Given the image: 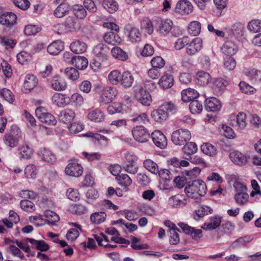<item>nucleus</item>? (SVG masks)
I'll use <instances>...</instances> for the list:
<instances>
[{
    "mask_svg": "<svg viewBox=\"0 0 261 261\" xmlns=\"http://www.w3.org/2000/svg\"><path fill=\"white\" fill-rule=\"evenodd\" d=\"M178 226L181 228L184 232L190 235L192 239L195 241H197L203 237L202 231L201 229H195L194 227L184 223H178Z\"/></svg>",
    "mask_w": 261,
    "mask_h": 261,
    "instance_id": "13",
    "label": "nucleus"
},
{
    "mask_svg": "<svg viewBox=\"0 0 261 261\" xmlns=\"http://www.w3.org/2000/svg\"><path fill=\"white\" fill-rule=\"evenodd\" d=\"M181 99L185 102H189L197 98L199 93L194 89L188 88L181 92Z\"/></svg>",
    "mask_w": 261,
    "mask_h": 261,
    "instance_id": "32",
    "label": "nucleus"
},
{
    "mask_svg": "<svg viewBox=\"0 0 261 261\" xmlns=\"http://www.w3.org/2000/svg\"><path fill=\"white\" fill-rule=\"evenodd\" d=\"M198 150L197 145L196 143L190 142L186 143L182 148V151L185 155L190 156L197 152Z\"/></svg>",
    "mask_w": 261,
    "mask_h": 261,
    "instance_id": "47",
    "label": "nucleus"
},
{
    "mask_svg": "<svg viewBox=\"0 0 261 261\" xmlns=\"http://www.w3.org/2000/svg\"><path fill=\"white\" fill-rule=\"evenodd\" d=\"M228 84L227 81L221 77L217 78L213 81L212 88L216 93L220 94L225 89Z\"/></svg>",
    "mask_w": 261,
    "mask_h": 261,
    "instance_id": "30",
    "label": "nucleus"
},
{
    "mask_svg": "<svg viewBox=\"0 0 261 261\" xmlns=\"http://www.w3.org/2000/svg\"><path fill=\"white\" fill-rule=\"evenodd\" d=\"M117 94V90L113 87L105 88L99 98V102L102 104H107L111 102Z\"/></svg>",
    "mask_w": 261,
    "mask_h": 261,
    "instance_id": "10",
    "label": "nucleus"
},
{
    "mask_svg": "<svg viewBox=\"0 0 261 261\" xmlns=\"http://www.w3.org/2000/svg\"><path fill=\"white\" fill-rule=\"evenodd\" d=\"M75 108L81 107L84 103V99L82 95L78 93L71 95L70 98V103Z\"/></svg>",
    "mask_w": 261,
    "mask_h": 261,
    "instance_id": "48",
    "label": "nucleus"
},
{
    "mask_svg": "<svg viewBox=\"0 0 261 261\" xmlns=\"http://www.w3.org/2000/svg\"><path fill=\"white\" fill-rule=\"evenodd\" d=\"M119 185L123 187L129 186L132 183L131 178L126 174L121 173L116 177Z\"/></svg>",
    "mask_w": 261,
    "mask_h": 261,
    "instance_id": "53",
    "label": "nucleus"
},
{
    "mask_svg": "<svg viewBox=\"0 0 261 261\" xmlns=\"http://www.w3.org/2000/svg\"><path fill=\"white\" fill-rule=\"evenodd\" d=\"M201 30V24L197 21L190 22L188 26V32L191 35L196 36L199 34Z\"/></svg>",
    "mask_w": 261,
    "mask_h": 261,
    "instance_id": "55",
    "label": "nucleus"
},
{
    "mask_svg": "<svg viewBox=\"0 0 261 261\" xmlns=\"http://www.w3.org/2000/svg\"><path fill=\"white\" fill-rule=\"evenodd\" d=\"M99 196L98 191L96 189L91 188L86 193V202L92 204L98 198Z\"/></svg>",
    "mask_w": 261,
    "mask_h": 261,
    "instance_id": "49",
    "label": "nucleus"
},
{
    "mask_svg": "<svg viewBox=\"0 0 261 261\" xmlns=\"http://www.w3.org/2000/svg\"><path fill=\"white\" fill-rule=\"evenodd\" d=\"M135 140L140 143H145L150 138V133L143 126H137L133 128L132 131Z\"/></svg>",
    "mask_w": 261,
    "mask_h": 261,
    "instance_id": "9",
    "label": "nucleus"
},
{
    "mask_svg": "<svg viewBox=\"0 0 261 261\" xmlns=\"http://www.w3.org/2000/svg\"><path fill=\"white\" fill-rule=\"evenodd\" d=\"M159 84L163 89L170 88L173 85V78L171 75L165 74L159 80Z\"/></svg>",
    "mask_w": 261,
    "mask_h": 261,
    "instance_id": "42",
    "label": "nucleus"
},
{
    "mask_svg": "<svg viewBox=\"0 0 261 261\" xmlns=\"http://www.w3.org/2000/svg\"><path fill=\"white\" fill-rule=\"evenodd\" d=\"M107 215L104 212H95L90 216V220L92 223L99 224L103 222L106 219Z\"/></svg>",
    "mask_w": 261,
    "mask_h": 261,
    "instance_id": "52",
    "label": "nucleus"
},
{
    "mask_svg": "<svg viewBox=\"0 0 261 261\" xmlns=\"http://www.w3.org/2000/svg\"><path fill=\"white\" fill-rule=\"evenodd\" d=\"M76 117L74 111L70 108H66L60 112L59 118L64 123L69 124L74 120Z\"/></svg>",
    "mask_w": 261,
    "mask_h": 261,
    "instance_id": "22",
    "label": "nucleus"
},
{
    "mask_svg": "<svg viewBox=\"0 0 261 261\" xmlns=\"http://www.w3.org/2000/svg\"><path fill=\"white\" fill-rule=\"evenodd\" d=\"M229 32L237 37L242 36L244 32V24L241 22L236 21L232 24Z\"/></svg>",
    "mask_w": 261,
    "mask_h": 261,
    "instance_id": "34",
    "label": "nucleus"
},
{
    "mask_svg": "<svg viewBox=\"0 0 261 261\" xmlns=\"http://www.w3.org/2000/svg\"><path fill=\"white\" fill-rule=\"evenodd\" d=\"M229 156L234 164L240 166L245 165L248 161V157L246 154L237 150L231 152Z\"/></svg>",
    "mask_w": 261,
    "mask_h": 261,
    "instance_id": "16",
    "label": "nucleus"
},
{
    "mask_svg": "<svg viewBox=\"0 0 261 261\" xmlns=\"http://www.w3.org/2000/svg\"><path fill=\"white\" fill-rule=\"evenodd\" d=\"M136 98L142 105L149 106L151 101V96L150 93L143 89L142 87H138L135 89Z\"/></svg>",
    "mask_w": 261,
    "mask_h": 261,
    "instance_id": "14",
    "label": "nucleus"
},
{
    "mask_svg": "<svg viewBox=\"0 0 261 261\" xmlns=\"http://www.w3.org/2000/svg\"><path fill=\"white\" fill-rule=\"evenodd\" d=\"M191 138L190 132L185 128H180L174 131L171 135L172 142L176 145L181 146L189 141Z\"/></svg>",
    "mask_w": 261,
    "mask_h": 261,
    "instance_id": "4",
    "label": "nucleus"
},
{
    "mask_svg": "<svg viewBox=\"0 0 261 261\" xmlns=\"http://www.w3.org/2000/svg\"><path fill=\"white\" fill-rule=\"evenodd\" d=\"M24 174L28 178H35L37 174V169L33 164H29L24 169Z\"/></svg>",
    "mask_w": 261,
    "mask_h": 261,
    "instance_id": "60",
    "label": "nucleus"
},
{
    "mask_svg": "<svg viewBox=\"0 0 261 261\" xmlns=\"http://www.w3.org/2000/svg\"><path fill=\"white\" fill-rule=\"evenodd\" d=\"M185 191L188 197L198 199L206 194L207 187L204 181L197 179L193 180L191 184L186 186Z\"/></svg>",
    "mask_w": 261,
    "mask_h": 261,
    "instance_id": "1",
    "label": "nucleus"
},
{
    "mask_svg": "<svg viewBox=\"0 0 261 261\" xmlns=\"http://www.w3.org/2000/svg\"><path fill=\"white\" fill-rule=\"evenodd\" d=\"M51 86L56 91H63L66 88V84L59 76H54L51 81Z\"/></svg>",
    "mask_w": 261,
    "mask_h": 261,
    "instance_id": "40",
    "label": "nucleus"
},
{
    "mask_svg": "<svg viewBox=\"0 0 261 261\" xmlns=\"http://www.w3.org/2000/svg\"><path fill=\"white\" fill-rule=\"evenodd\" d=\"M69 5L67 3L60 4L54 11V15L58 18H62L69 11Z\"/></svg>",
    "mask_w": 261,
    "mask_h": 261,
    "instance_id": "41",
    "label": "nucleus"
},
{
    "mask_svg": "<svg viewBox=\"0 0 261 261\" xmlns=\"http://www.w3.org/2000/svg\"><path fill=\"white\" fill-rule=\"evenodd\" d=\"M87 44L82 40H75L72 41L70 45L71 50L75 54H83L87 49Z\"/></svg>",
    "mask_w": 261,
    "mask_h": 261,
    "instance_id": "25",
    "label": "nucleus"
},
{
    "mask_svg": "<svg viewBox=\"0 0 261 261\" xmlns=\"http://www.w3.org/2000/svg\"><path fill=\"white\" fill-rule=\"evenodd\" d=\"M237 63L234 59L231 56L226 57L223 60V66L225 69L231 71L236 67Z\"/></svg>",
    "mask_w": 261,
    "mask_h": 261,
    "instance_id": "63",
    "label": "nucleus"
},
{
    "mask_svg": "<svg viewBox=\"0 0 261 261\" xmlns=\"http://www.w3.org/2000/svg\"><path fill=\"white\" fill-rule=\"evenodd\" d=\"M221 107L220 101L215 97H210L205 100V108L208 111H218L220 110Z\"/></svg>",
    "mask_w": 261,
    "mask_h": 261,
    "instance_id": "26",
    "label": "nucleus"
},
{
    "mask_svg": "<svg viewBox=\"0 0 261 261\" xmlns=\"http://www.w3.org/2000/svg\"><path fill=\"white\" fill-rule=\"evenodd\" d=\"M192 11V5L187 0H180L178 1L174 8V12L181 15L189 14Z\"/></svg>",
    "mask_w": 261,
    "mask_h": 261,
    "instance_id": "12",
    "label": "nucleus"
},
{
    "mask_svg": "<svg viewBox=\"0 0 261 261\" xmlns=\"http://www.w3.org/2000/svg\"><path fill=\"white\" fill-rule=\"evenodd\" d=\"M37 154L41 161L47 164H53L56 161L57 158L55 154L49 149L41 148L38 150Z\"/></svg>",
    "mask_w": 261,
    "mask_h": 261,
    "instance_id": "11",
    "label": "nucleus"
},
{
    "mask_svg": "<svg viewBox=\"0 0 261 261\" xmlns=\"http://www.w3.org/2000/svg\"><path fill=\"white\" fill-rule=\"evenodd\" d=\"M189 109L192 114H199L203 110L202 103L198 100H193L189 105Z\"/></svg>",
    "mask_w": 261,
    "mask_h": 261,
    "instance_id": "56",
    "label": "nucleus"
},
{
    "mask_svg": "<svg viewBox=\"0 0 261 261\" xmlns=\"http://www.w3.org/2000/svg\"><path fill=\"white\" fill-rule=\"evenodd\" d=\"M16 15L13 12L4 13L0 16V24L4 26V30L9 31L16 23Z\"/></svg>",
    "mask_w": 261,
    "mask_h": 261,
    "instance_id": "7",
    "label": "nucleus"
},
{
    "mask_svg": "<svg viewBox=\"0 0 261 261\" xmlns=\"http://www.w3.org/2000/svg\"><path fill=\"white\" fill-rule=\"evenodd\" d=\"M141 28L148 34H151L153 32L152 22L148 18H144L141 22Z\"/></svg>",
    "mask_w": 261,
    "mask_h": 261,
    "instance_id": "58",
    "label": "nucleus"
},
{
    "mask_svg": "<svg viewBox=\"0 0 261 261\" xmlns=\"http://www.w3.org/2000/svg\"><path fill=\"white\" fill-rule=\"evenodd\" d=\"M121 75L119 70H113L109 73L108 80L112 85H117L120 82Z\"/></svg>",
    "mask_w": 261,
    "mask_h": 261,
    "instance_id": "44",
    "label": "nucleus"
},
{
    "mask_svg": "<svg viewBox=\"0 0 261 261\" xmlns=\"http://www.w3.org/2000/svg\"><path fill=\"white\" fill-rule=\"evenodd\" d=\"M157 32L163 35L168 34L173 27V22L170 19L159 20L157 21Z\"/></svg>",
    "mask_w": 261,
    "mask_h": 261,
    "instance_id": "17",
    "label": "nucleus"
},
{
    "mask_svg": "<svg viewBox=\"0 0 261 261\" xmlns=\"http://www.w3.org/2000/svg\"><path fill=\"white\" fill-rule=\"evenodd\" d=\"M22 138V132L20 129L15 125H12L9 131L3 137V142L9 148L17 147Z\"/></svg>",
    "mask_w": 261,
    "mask_h": 261,
    "instance_id": "3",
    "label": "nucleus"
},
{
    "mask_svg": "<svg viewBox=\"0 0 261 261\" xmlns=\"http://www.w3.org/2000/svg\"><path fill=\"white\" fill-rule=\"evenodd\" d=\"M109 51V48L108 46L103 43H99L96 45L93 49V54L99 60L102 61L107 59Z\"/></svg>",
    "mask_w": 261,
    "mask_h": 261,
    "instance_id": "18",
    "label": "nucleus"
},
{
    "mask_svg": "<svg viewBox=\"0 0 261 261\" xmlns=\"http://www.w3.org/2000/svg\"><path fill=\"white\" fill-rule=\"evenodd\" d=\"M247 29L252 33H257L261 31V20L258 19H252L247 24Z\"/></svg>",
    "mask_w": 261,
    "mask_h": 261,
    "instance_id": "51",
    "label": "nucleus"
},
{
    "mask_svg": "<svg viewBox=\"0 0 261 261\" xmlns=\"http://www.w3.org/2000/svg\"><path fill=\"white\" fill-rule=\"evenodd\" d=\"M130 121L137 123H145L149 121V118L145 113H142L140 114L133 115Z\"/></svg>",
    "mask_w": 261,
    "mask_h": 261,
    "instance_id": "62",
    "label": "nucleus"
},
{
    "mask_svg": "<svg viewBox=\"0 0 261 261\" xmlns=\"http://www.w3.org/2000/svg\"><path fill=\"white\" fill-rule=\"evenodd\" d=\"M38 79L33 74H28L24 79L23 88L25 93H28L33 90L38 85Z\"/></svg>",
    "mask_w": 261,
    "mask_h": 261,
    "instance_id": "23",
    "label": "nucleus"
},
{
    "mask_svg": "<svg viewBox=\"0 0 261 261\" xmlns=\"http://www.w3.org/2000/svg\"><path fill=\"white\" fill-rule=\"evenodd\" d=\"M179 231L178 228L169 229L168 231L169 237V243L172 245H176L179 242V237L178 232Z\"/></svg>",
    "mask_w": 261,
    "mask_h": 261,
    "instance_id": "57",
    "label": "nucleus"
},
{
    "mask_svg": "<svg viewBox=\"0 0 261 261\" xmlns=\"http://www.w3.org/2000/svg\"><path fill=\"white\" fill-rule=\"evenodd\" d=\"M17 59L20 64L25 65L31 60L32 56L30 54L22 51L17 55Z\"/></svg>",
    "mask_w": 261,
    "mask_h": 261,
    "instance_id": "61",
    "label": "nucleus"
},
{
    "mask_svg": "<svg viewBox=\"0 0 261 261\" xmlns=\"http://www.w3.org/2000/svg\"><path fill=\"white\" fill-rule=\"evenodd\" d=\"M221 223V217L219 216L211 217L210 222L204 223L201 226V228L205 230L215 229L220 226Z\"/></svg>",
    "mask_w": 261,
    "mask_h": 261,
    "instance_id": "27",
    "label": "nucleus"
},
{
    "mask_svg": "<svg viewBox=\"0 0 261 261\" xmlns=\"http://www.w3.org/2000/svg\"><path fill=\"white\" fill-rule=\"evenodd\" d=\"M134 81L133 74L129 71H124L121 75L120 83L124 88L130 87Z\"/></svg>",
    "mask_w": 261,
    "mask_h": 261,
    "instance_id": "37",
    "label": "nucleus"
},
{
    "mask_svg": "<svg viewBox=\"0 0 261 261\" xmlns=\"http://www.w3.org/2000/svg\"><path fill=\"white\" fill-rule=\"evenodd\" d=\"M202 47V40L199 38H196L191 42L190 41L186 48V52L188 55L193 56L200 50Z\"/></svg>",
    "mask_w": 261,
    "mask_h": 261,
    "instance_id": "20",
    "label": "nucleus"
},
{
    "mask_svg": "<svg viewBox=\"0 0 261 261\" xmlns=\"http://www.w3.org/2000/svg\"><path fill=\"white\" fill-rule=\"evenodd\" d=\"M222 51L228 55L232 56L236 54L238 48L237 46L231 41H226L222 47Z\"/></svg>",
    "mask_w": 261,
    "mask_h": 261,
    "instance_id": "43",
    "label": "nucleus"
},
{
    "mask_svg": "<svg viewBox=\"0 0 261 261\" xmlns=\"http://www.w3.org/2000/svg\"><path fill=\"white\" fill-rule=\"evenodd\" d=\"M175 106L171 102H166L161 105L156 110H153L151 116L156 122H162L166 120L170 114L176 111Z\"/></svg>",
    "mask_w": 261,
    "mask_h": 261,
    "instance_id": "2",
    "label": "nucleus"
},
{
    "mask_svg": "<svg viewBox=\"0 0 261 261\" xmlns=\"http://www.w3.org/2000/svg\"><path fill=\"white\" fill-rule=\"evenodd\" d=\"M105 117L104 112L98 108L90 111L87 114V118L89 120L97 123L104 121Z\"/></svg>",
    "mask_w": 261,
    "mask_h": 261,
    "instance_id": "24",
    "label": "nucleus"
},
{
    "mask_svg": "<svg viewBox=\"0 0 261 261\" xmlns=\"http://www.w3.org/2000/svg\"><path fill=\"white\" fill-rule=\"evenodd\" d=\"M143 166L146 169L153 174H156L159 172L158 165L151 160H145L143 162Z\"/></svg>",
    "mask_w": 261,
    "mask_h": 261,
    "instance_id": "50",
    "label": "nucleus"
},
{
    "mask_svg": "<svg viewBox=\"0 0 261 261\" xmlns=\"http://www.w3.org/2000/svg\"><path fill=\"white\" fill-rule=\"evenodd\" d=\"M83 172V168L81 165L79 163L77 160L71 159L69 161L68 164L65 169V173L73 177L80 176Z\"/></svg>",
    "mask_w": 261,
    "mask_h": 261,
    "instance_id": "6",
    "label": "nucleus"
},
{
    "mask_svg": "<svg viewBox=\"0 0 261 261\" xmlns=\"http://www.w3.org/2000/svg\"><path fill=\"white\" fill-rule=\"evenodd\" d=\"M64 26L67 31L70 32H76L81 28L79 21L74 17L70 16L66 18Z\"/></svg>",
    "mask_w": 261,
    "mask_h": 261,
    "instance_id": "21",
    "label": "nucleus"
},
{
    "mask_svg": "<svg viewBox=\"0 0 261 261\" xmlns=\"http://www.w3.org/2000/svg\"><path fill=\"white\" fill-rule=\"evenodd\" d=\"M69 211L78 215L84 214L87 211V208L85 205L82 204H73L70 206Z\"/></svg>",
    "mask_w": 261,
    "mask_h": 261,
    "instance_id": "54",
    "label": "nucleus"
},
{
    "mask_svg": "<svg viewBox=\"0 0 261 261\" xmlns=\"http://www.w3.org/2000/svg\"><path fill=\"white\" fill-rule=\"evenodd\" d=\"M246 115L244 112H239L237 115H231L228 119L229 124L237 130L244 129L247 125Z\"/></svg>",
    "mask_w": 261,
    "mask_h": 261,
    "instance_id": "5",
    "label": "nucleus"
},
{
    "mask_svg": "<svg viewBox=\"0 0 261 261\" xmlns=\"http://www.w3.org/2000/svg\"><path fill=\"white\" fill-rule=\"evenodd\" d=\"M105 42L113 45L119 44L122 42V39L118 34L113 32L105 33L103 36Z\"/></svg>",
    "mask_w": 261,
    "mask_h": 261,
    "instance_id": "29",
    "label": "nucleus"
},
{
    "mask_svg": "<svg viewBox=\"0 0 261 261\" xmlns=\"http://www.w3.org/2000/svg\"><path fill=\"white\" fill-rule=\"evenodd\" d=\"M20 158L28 160L33 154V149L28 144H23L18 148Z\"/></svg>",
    "mask_w": 261,
    "mask_h": 261,
    "instance_id": "39",
    "label": "nucleus"
},
{
    "mask_svg": "<svg viewBox=\"0 0 261 261\" xmlns=\"http://www.w3.org/2000/svg\"><path fill=\"white\" fill-rule=\"evenodd\" d=\"M27 240L34 248L41 252L47 251L49 249V245L43 241L30 238H27Z\"/></svg>",
    "mask_w": 261,
    "mask_h": 261,
    "instance_id": "36",
    "label": "nucleus"
},
{
    "mask_svg": "<svg viewBox=\"0 0 261 261\" xmlns=\"http://www.w3.org/2000/svg\"><path fill=\"white\" fill-rule=\"evenodd\" d=\"M54 105L60 108H63L70 104V98L65 94L55 93L51 98Z\"/></svg>",
    "mask_w": 261,
    "mask_h": 261,
    "instance_id": "19",
    "label": "nucleus"
},
{
    "mask_svg": "<svg viewBox=\"0 0 261 261\" xmlns=\"http://www.w3.org/2000/svg\"><path fill=\"white\" fill-rule=\"evenodd\" d=\"M111 54L114 58L122 61H126L128 58L127 54L118 46L112 48Z\"/></svg>",
    "mask_w": 261,
    "mask_h": 261,
    "instance_id": "38",
    "label": "nucleus"
},
{
    "mask_svg": "<svg viewBox=\"0 0 261 261\" xmlns=\"http://www.w3.org/2000/svg\"><path fill=\"white\" fill-rule=\"evenodd\" d=\"M197 83L199 85L205 86L207 85L211 80L210 74L204 71H199L197 73Z\"/></svg>",
    "mask_w": 261,
    "mask_h": 261,
    "instance_id": "46",
    "label": "nucleus"
},
{
    "mask_svg": "<svg viewBox=\"0 0 261 261\" xmlns=\"http://www.w3.org/2000/svg\"><path fill=\"white\" fill-rule=\"evenodd\" d=\"M102 6L110 13H114L118 9V4L114 0H103Z\"/></svg>",
    "mask_w": 261,
    "mask_h": 261,
    "instance_id": "45",
    "label": "nucleus"
},
{
    "mask_svg": "<svg viewBox=\"0 0 261 261\" xmlns=\"http://www.w3.org/2000/svg\"><path fill=\"white\" fill-rule=\"evenodd\" d=\"M71 63L79 70L85 69L88 64V60L85 57L79 56L72 58Z\"/></svg>",
    "mask_w": 261,
    "mask_h": 261,
    "instance_id": "33",
    "label": "nucleus"
},
{
    "mask_svg": "<svg viewBox=\"0 0 261 261\" xmlns=\"http://www.w3.org/2000/svg\"><path fill=\"white\" fill-rule=\"evenodd\" d=\"M123 32L132 43L139 42L141 40L142 35L139 30L129 23L125 25Z\"/></svg>",
    "mask_w": 261,
    "mask_h": 261,
    "instance_id": "8",
    "label": "nucleus"
},
{
    "mask_svg": "<svg viewBox=\"0 0 261 261\" xmlns=\"http://www.w3.org/2000/svg\"><path fill=\"white\" fill-rule=\"evenodd\" d=\"M16 40L0 36V44L6 49L13 48L16 44Z\"/></svg>",
    "mask_w": 261,
    "mask_h": 261,
    "instance_id": "59",
    "label": "nucleus"
},
{
    "mask_svg": "<svg viewBox=\"0 0 261 261\" xmlns=\"http://www.w3.org/2000/svg\"><path fill=\"white\" fill-rule=\"evenodd\" d=\"M151 138L154 144L161 149H164L167 145L166 136L159 130H155L151 134Z\"/></svg>",
    "mask_w": 261,
    "mask_h": 261,
    "instance_id": "15",
    "label": "nucleus"
},
{
    "mask_svg": "<svg viewBox=\"0 0 261 261\" xmlns=\"http://www.w3.org/2000/svg\"><path fill=\"white\" fill-rule=\"evenodd\" d=\"M244 74L254 84H258L261 82V71L251 69H247L244 71Z\"/></svg>",
    "mask_w": 261,
    "mask_h": 261,
    "instance_id": "28",
    "label": "nucleus"
},
{
    "mask_svg": "<svg viewBox=\"0 0 261 261\" xmlns=\"http://www.w3.org/2000/svg\"><path fill=\"white\" fill-rule=\"evenodd\" d=\"M201 151L206 155L214 157L218 154L216 147L210 143H204L201 146Z\"/></svg>",
    "mask_w": 261,
    "mask_h": 261,
    "instance_id": "35",
    "label": "nucleus"
},
{
    "mask_svg": "<svg viewBox=\"0 0 261 261\" xmlns=\"http://www.w3.org/2000/svg\"><path fill=\"white\" fill-rule=\"evenodd\" d=\"M73 11L74 15L79 19H84L87 15V12L82 5H74L73 6Z\"/></svg>",
    "mask_w": 261,
    "mask_h": 261,
    "instance_id": "64",
    "label": "nucleus"
},
{
    "mask_svg": "<svg viewBox=\"0 0 261 261\" xmlns=\"http://www.w3.org/2000/svg\"><path fill=\"white\" fill-rule=\"evenodd\" d=\"M64 48V42L61 40L55 41L47 47L48 53L52 55H58Z\"/></svg>",
    "mask_w": 261,
    "mask_h": 261,
    "instance_id": "31",
    "label": "nucleus"
}]
</instances>
